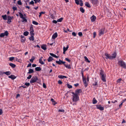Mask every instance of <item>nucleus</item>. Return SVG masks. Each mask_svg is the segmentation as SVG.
Returning a JSON list of instances; mask_svg holds the SVG:
<instances>
[{
  "instance_id": "61",
  "label": "nucleus",
  "mask_w": 126,
  "mask_h": 126,
  "mask_svg": "<svg viewBox=\"0 0 126 126\" xmlns=\"http://www.w3.org/2000/svg\"><path fill=\"white\" fill-rule=\"evenodd\" d=\"M58 83L59 84H62V82L60 80L58 81Z\"/></svg>"
},
{
  "instance_id": "32",
  "label": "nucleus",
  "mask_w": 126,
  "mask_h": 126,
  "mask_svg": "<svg viewBox=\"0 0 126 126\" xmlns=\"http://www.w3.org/2000/svg\"><path fill=\"white\" fill-rule=\"evenodd\" d=\"M35 59V57L34 56H32V57L31 59L30 60V61L31 63H33V61Z\"/></svg>"
},
{
  "instance_id": "45",
  "label": "nucleus",
  "mask_w": 126,
  "mask_h": 126,
  "mask_svg": "<svg viewBox=\"0 0 126 126\" xmlns=\"http://www.w3.org/2000/svg\"><path fill=\"white\" fill-rule=\"evenodd\" d=\"M45 12H40L39 13L40 15H39V17H40L41 16L42 14H45Z\"/></svg>"
},
{
  "instance_id": "12",
  "label": "nucleus",
  "mask_w": 126,
  "mask_h": 126,
  "mask_svg": "<svg viewBox=\"0 0 126 126\" xmlns=\"http://www.w3.org/2000/svg\"><path fill=\"white\" fill-rule=\"evenodd\" d=\"M82 78L84 84V86L85 87H86L87 86L88 84L86 82V78H84V77Z\"/></svg>"
},
{
  "instance_id": "41",
  "label": "nucleus",
  "mask_w": 126,
  "mask_h": 126,
  "mask_svg": "<svg viewBox=\"0 0 126 126\" xmlns=\"http://www.w3.org/2000/svg\"><path fill=\"white\" fill-rule=\"evenodd\" d=\"M83 72L84 71L83 69H82L81 70V73L82 75V78L84 77V75H83Z\"/></svg>"
},
{
  "instance_id": "20",
  "label": "nucleus",
  "mask_w": 126,
  "mask_h": 126,
  "mask_svg": "<svg viewBox=\"0 0 126 126\" xmlns=\"http://www.w3.org/2000/svg\"><path fill=\"white\" fill-rule=\"evenodd\" d=\"M46 45H43L41 46V48L45 50L47 49Z\"/></svg>"
},
{
  "instance_id": "36",
  "label": "nucleus",
  "mask_w": 126,
  "mask_h": 126,
  "mask_svg": "<svg viewBox=\"0 0 126 126\" xmlns=\"http://www.w3.org/2000/svg\"><path fill=\"white\" fill-rule=\"evenodd\" d=\"M29 39L30 40L33 41L34 40V36H31V37L29 38Z\"/></svg>"
},
{
  "instance_id": "56",
  "label": "nucleus",
  "mask_w": 126,
  "mask_h": 126,
  "mask_svg": "<svg viewBox=\"0 0 126 126\" xmlns=\"http://www.w3.org/2000/svg\"><path fill=\"white\" fill-rule=\"evenodd\" d=\"M43 87L44 88H47V86L46 84L44 83H43Z\"/></svg>"
},
{
  "instance_id": "28",
  "label": "nucleus",
  "mask_w": 126,
  "mask_h": 126,
  "mask_svg": "<svg viewBox=\"0 0 126 126\" xmlns=\"http://www.w3.org/2000/svg\"><path fill=\"white\" fill-rule=\"evenodd\" d=\"M35 69V71H39L41 70V68L40 67H36Z\"/></svg>"
},
{
  "instance_id": "51",
  "label": "nucleus",
  "mask_w": 126,
  "mask_h": 126,
  "mask_svg": "<svg viewBox=\"0 0 126 126\" xmlns=\"http://www.w3.org/2000/svg\"><path fill=\"white\" fill-rule=\"evenodd\" d=\"M17 3L19 5H21L22 4L20 0L17 1Z\"/></svg>"
},
{
  "instance_id": "22",
  "label": "nucleus",
  "mask_w": 126,
  "mask_h": 126,
  "mask_svg": "<svg viewBox=\"0 0 126 126\" xmlns=\"http://www.w3.org/2000/svg\"><path fill=\"white\" fill-rule=\"evenodd\" d=\"M50 100L52 102V104L54 105H55V104L57 103V102H56L55 101H54L53 98H51Z\"/></svg>"
},
{
  "instance_id": "25",
  "label": "nucleus",
  "mask_w": 126,
  "mask_h": 126,
  "mask_svg": "<svg viewBox=\"0 0 126 126\" xmlns=\"http://www.w3.org/2000/svg\"><path fill=\"white\" fill-rule=\"evenodd\" d=\"M97 102V101L95 98H94L92 100V103L93 104H95Z\"/></svg>"
},
{
  "instance_id": "37",
  "label": "nucleus",
  "mask_w": 126,
  "mask_h": 126,
  "mask_svg": "<svg viewBox=\"0 0 126 126\" xmlns=\"http://www.w3.org/2000/svg\"><path fill=\"white\" fill-rule=\"evenodd\" d=\"M2 17L4 20H6L7 19V16L6 15H2Z\"/></svg>"
},
{
  "instance_id": "63",
  "label": "nucleus",
  "mask_w": 126,
  "mask_h": 126,
  "mask_svg": "<svg viewBox=\"0 0 126 126\" xmlns=\"http://www.w3.org/2000/svg\"><path fill=\"white\" fill-rule=\"evenodd\" d=\"M87 80L88 82L89 81V76L88 75L87 77Z\"/></svg>"
},
{
  "instance_id": "26",
  "label": "nucleus",
  "mask_w": 126,
  "mask_h": 126,
  "mask_svg": "<svg viewBox=\"0 0 126 126\" xmlns=\"http://www.w3.org/2000/svg\"><path fill=\"white\" fill-rule=\"evenodd\" d=\"M25 40V38L24 36H21V41L22 42H24Z\"/></svg>"
},
{
  "instance_id": "23",
  "label": "nucleus",
  "mask_w": 126,
  "mask_h": 126,
  "mask_svg": "<svg viewBox=\"0 0 126 126\" xmlns=\"http://www.w3.org/2000/svg\"><path fill=\"white\" fill-rule=\"evenodd\" d=\"M58 77L59 78L61 79H63L64 78H66L67 77L66 76H63V75H59L58 76Z\"/></svg>"
},
{
  "instance_id": "43",
  "label": "nucleus",
  "mask_w": 126,
  "mask_h": 126,
  "mask_svg": "<svg viewBox=\"0 0 126 126\" xmlns=\"http://www.w3.org/2000/svg\"><path fill=\"white\" fill-rule=\"evenodd\" d=\"M63 19V18L61 17L57 20V21L58 22H61L62 21Z\"/></svg>"
},
{
  "instance_id": "10",
  "label": "nucleus",
  "mask_w": 126,
  "mask_h": 126,
  "mask_svg": "<svg viewBox=\"0 0 126 126\" xmlns=\"http://www.w3.org/2000/svg\"><path fill=\"white\" fill-rule=\"evenodd\" d=\"M75 3L77 5L79 4V2H80V3L79 4L80 6H83V3L82 0H75Z\"/></svg>"
},
{
  "instance_id": "21",
  "label": "nucleus",
  "mask_w": 126,
  "mask_h": 126,
  "mask_svg": "<svg viewBox=\"0 0 126 126\" xmlns=\"http://www.w3.org/2000/svg\"><path fill=\"white\" fill-rule=\"evenodd\" d=\"M84 58L85 59V61L87 63H90V61L89 60L88 58L86 56H85L84 57Z\"/></svg>"
},
{
  "instance_id": "6",
  "label": "nucleus",
  "mask_w": 126,
  "mask_h": 126,
  "mask_svg": "<svg viewBox=\"0 0 126 126\" xmlns=\"http://www.w3.org/2000/svg\"><path fill=\"white\" fill-rule=\"evenodd\" d=\"M82 92V91L81 89H77V90L75 91V93L74 92H72L71 93L73 95H78V94Z\"/></svg>"
},
{
  "instance_id": "30",
  "label": "nucleus",
  "mask_w": 126,
  "mask_h": 126,
  "mask_svg": "<svg viewBox=\"0 0 126 126\" xmlns=\"http://www.w3.org/2000/svg\"><path fill=\"white\" fill-rule=\"evenodd\" d=\"M9 65L12 68H14L16 66V65L15 64L12 63H10L9 64Z\"/></svg>"
},
{
  "instance_id": "35",
  "label": "nucleus",
  "mask_w": 126,
  "mask_h": 126,
  "mask_svg": "<svg viewBox=\"0 0 126 126\" xmlns=\"http://www.w3.org/2000/svg\"><path fill=\"white\" fill-rule=\"evenodd\" d=\"M64 66L66 68L69 69H70L71 68V66L70 65H67L65 64H64Z\"/></svg>"
},
{
  "instance_id": "14",
  "label": "nucleus",
  "mask_w": 126,
  "mask_h": 126,
  "mask_svg": "<svg viewBox=\"0 0 126 126\" xmlns=\"http://www.w3.org/2000/svg\"><path fill=\"white\" fill-rule=\"evenodd\" d=\"M56 62L59 64H61L62 63L63 64H64V63H65V62H63V61H62L61 60H60V59L59 60V61H56Z\"/></svg>"
},
{
  "instance_id": "54",
  "label": "nucleus",
  "mask_w": 126,
  "mask_h": 126,
  "mask_svg": "<svg viewBox=\"0 0 126 126\" xmlns=\"http://www.w3.org/2000/svg\"><path fill=\"white\" fill-rule=\"evenodd\" d=\"M12 9L14 11H15L17 10V7H16L13 6L12 8Z\"/></svg>"
},
{
  "instance_id": "9",
  "label": "nucleus",
  "mask_w": 126,
  "mask_h": 126,
  "mask_svg": "<svg viewBox=\"0 0 126 126\" xmlns=\"http://www.w3.org/2000/svg\"><path fill=\"white\" fill-rule=\"evenodd\" d=\"M91 3L95 6L98 5V0H90Z\"/></svg>"
},
{
  "instance_id": "4",
  "label": "nucleus",
  "mask_w": 126,
  "mask_h": 126,
  "mask_svg": "<svg viewBox=\"0 0 126 126\" xmlns=\"http://www.w3.org/2000/svg\"><path fill=\"white\" fill-rule=\"evenodd\" d=\"M73 101L76 102L79 100V97L78 95H72Z\"/></svg>"
},
{
  "instance_id": "44",
  "label": "nucleus",
  "mask_w": 126,
  "mask_h": 126,
  "mask_svg": "<svg viewBox=\"0 0 126 126\" xmlns=\"http://www.w3.org/2000/svg\"><path fill=\"white\" fill-rule=\"evenodd\" d=\"M122 79H121L120 78V79H118L117 80V82L118 83H120V82H121V81H122Z\"/></svg>"
},
{
  "instance_id": "57",
  "label": "nucleus",
  "mask_w": 126,
  "mask_h": 126,
  "mask_svg": "<svg viewBox=\"0 0 126 126\" xmlns=\"http://www.w3.org/2000/svg\"><path fill=\"white\" fill-rule=\"evenodd\" d=\"M30 85V84L29 83H26L25 84V85L27 86H29Z\"/></svg>"
},
{
  "instance_id": "7",
  "label": "nucleus",
  "mask_w": 126,
  "mask_h": 126,
  "mask_svg": "<svg viewBox=\"0 0 126 126\" xmlns=\"http://www.w3.org/2000/svg\"><path fill=\"white\" fill-rule=\"evenodd\" d=\"M9 34L8 32L7 31H6L4 33H1L0 34V37H3L5 36H7Z\"/></svg>"
},
{
  "instance_id": "8",
  "label": "nucleus",
  "mask_w": 126,
  "mask_h": 126,
  "mask_svg": "<svg viewBox=\"0 0 126 126\" xmlns=\"http://www.w3.org/2000/svg\"><path fill=\"white\" fill-rule=\"evenodd\" d=\"M105 29L104 28H102L98 31L99 36H101L102 35H103L104 33Z\"/></svg>"
},
{
  "instance_id": "40",
  "label": "nucleus",
  "mask_w": 126,
  "mask_h": 126,
  "mask_svg": "<svg viewBox=\"0 0 126 126\" xmlns=\"http://www.w3.org/2000/svg\"><path fill=\"white\" fill-rule=\"evenodd\" d=\"M32 23L36 25H38V23L35 21H33L32 22Z\"/></svg>"
},
{
  "instance_id": "13",
  "label": "nucleus",
  "mask_w": 126,
  "mask_h": 126,
  "mask_svg": "<svg viewBox=\"0 0 126 126\" xmlns=\"http://www.w3.org/2000/svg\"><path fill=\"white\" fill-rule=\"evenodd\" d=\"M8 19L7 23L8 24H10L11 22V19L13 18V17H11L10 16H8Z\"/></svg>"
},
{
  "instance_id": "1",
  "label": "nucleus",
  "mask_w": 126,
  "mask_h": 126,
  "mask_svg": "<svg viewBox=\"0 0 126 126\" xmlns=\"http://www.w3.org/2000/svg\"><path fill=\"white\" fill-rule=\"evenodd\" d=\"M105 55L106 56L105 58L106 59H109L110 60H112L116 58L117 54L116 52H115L112 54L111 56L110 54H108L107 53H105Z\"/></svg>"
},
{
  "instance_id": "27",
  "label": "nucleus",
  "mask_w": 126,
  "mask_h": 126,
  "mask_svg": "<svg viewBox=\"0 0 126 126\" xmlns=\"http://www.w3.org/2000/svg\"><path fill=\"white\" fill-rule=\"evenodd\" d=\"M33 25H32L31 24L30 27V32H32V31H34V30H33Z\"/></svg>"
},
{
  "instance_id": "55",
  "label": "nucleus",
  "mask_w": 126,
  "mask_h": 126,
  "mask_svg": "<svg viewBox=\"0 0 126 126\" xmlns=\"http://www.w3.org/2000/svg\"><path fill=\"white\" fill-rule=\"evenodd\" d=\"M29 4H31V5H33L34 4V2L33 0H32L31 2H30L29 3Z\"/></svg>"
},
{
  "instance_id": "64",
  "label": "nucleus",
  "mask_w": 126,
  "mask_h": 126,
  "mask_svg": "<svg viewBox=\"0 0 126 126\" xmlns=\"http://www.w3.org/2000/svg\"><path fill=\"white\" fill-rule=\"evenodd\" d=\"M123 103H121L119 105V108H121L123 105Z\"/></svg>"
},
{
  "instance_id": "11",
  "label": "nucleus",
  "mask_w": 126,
  "mask_h": 126,
  "mask_svg": "<svg viewBox=\"0 0 126 126\" xmlns=\"http://www.w3.org/2000/svg\"><path fill=\"white\" fill-rule=\"evenodd\" d=\"M96 108L99 110H104V107L100 105H96Z\"/></svg>"
},
{
  "instance_id": "17",
  "label": "nucleus",
  "mask_w": 126,
  "mask_h": 126,
  "mask_svg": "<svg viewBox=\"0 0 126 126\" xmlns=\"http://www.w3.org/2000/svg\"><path fill=\"white\" fill-rule=\"evenodd\" d=\"M43 58V57H41L39 60V62L42 64H44V63L42 61V59Z\"/></svg>"
},
{
  "instance_id": "59",
  "label": "nucleus",
  "mask_w": 126,
  "mask_h": 126,
  "mask_svg": "<svg viewBox=\"0 0 126 126\" xmlns=\"http://www.w3.org/2000/svg\"><path fill=\"white\" fill-rule=\"evenodd\" d=\"M58 111L59 112H64V110H61L60 109L58 110Z\"/></svg>"
},
{
  "instance_id": "34",
  "label": "nucleus",
  "mask_w": 126,
  "mask_h": 126,
  "mask_svg": "<svg viewBox=\"0 0 126 126\" xmlns=\"http://www.w3.org/2000/svg\"><path fill=\"white\" fill-rule=\"evenodd\" d=\"M80 10L82 13H84L85 12V10L82 7H81L79 9Z\"/></svg>"
},
{
  "instance_id": "29",
  "label": "nucleus",
  "mask_w": 126,
  "mask_h": 126,
  "mask_svg": "<svg viewBox=\"0 0 126 126\" xmlns=\"http://www.w3.org/2000/svg\"><path fill=\"white\" fill-rule=\"evenodd\" d=\"M29 72L28 73V74H31L32 73L34 72L33 70V69H30L29 70Z\"/></svg>"
},
{
  "instance_id": "18",
  "label": "nucleus",
  "mask_w": 126,
  "mask_h": 126,
  "mask_svg": "<svg viewBox=\"0 0 126 126\" xmlns=\"http://www.w3.org/2000/svg\"><path fill=\"white\" fill-rule=\"evenodd\" d=\"M1 72V74H6V75L7 76L9 75H10L11 74V72L10 71H7L5 72Z\"/></svg>"
},
{
  "instance_id": "50",
  "label": "nucleus",
  "mask_w": 126,
  "mask_h": 126,
  "mask_svg": "<svg viewBox=\"0 0 126 126\" xmlns=\"http://www.w3.org/2000/svg\"><path fill=\"white\" fill-rule=\"evenodd\" d=\"M96 35V33L95 32H94L93 33V38H95Z\"/></svg>"
},
{
  "instance_id": "47",
  "label": "nucleus",
  "mask_w": 126,
  "mask_h": 126,
  "mask_svg": "<svg viewBox=\"0 0 126 126\" xmlns=\"http://www.w3.org/2000/svg\"><path fill=\"white\" fill-rule=\"evenodd\" d=\"M22 19H23V21H22L23 22H27V20L24 17Z\"/></svg>"
},
{
  "instance_id": "38",
  "label": "nucleus",
  "mask_w": 126,
  "mask_h": 126,
  "mask_svg": "<svg viewBox=\"0 0 126 126\" xmlns=\"http://www.w3.org/2000/svg\"><path fill=\"white\" fill-rule=\"evenodd\" d=\"M29 33V32H28L27 31H26L24 32L23 33V34L25 36H27Z\"/></svg>"
},
{
  "instance_id": "33",
  "label": "nucleus",
  "mask_w": 126,
  "mask_h": 126,
  "mask_svg": "<svg viewBox=\"0 0 126 126\" xmlns=\"http://www.w3.org/2000/svg\"><path fill=\"white\" fill-rule=\"evenodd\" d=\"M50 54L51 56L53 57H54L55 58H57L58 57L57 56L55 55L53 53H50Z\"/></svg>"
},
{
  "instance_id": "5",
  "label": "nucleus",
  "mask_w": 126,
  "mask_h": 126,
  "mask_svg": "<svg viewBox=\"0 0 126 126\" xmlns=\"http://www.w3.org/2000/svg\"><path fill=\"white\" fill-rule=\"evenodd\" d=\"M38 80V79L37 77H33L32 78L30 81V83H34Z\"/></svg>"
},
{
  "instance_id": "16",
  "label": "nucleus",
  "mask_w": 126,
  "mask_h": 126,
  "mask_svg": "<svg viewBox=\"0 0 126 126\" xmlns=\"http://www.w3.org/2000/svg\"><path fill=\"white\" fill-rule=\"evenodd\" d=\"M58 36V34L57 32H55L53 34L52 36V38L53 39H55Z\"/></svg>"
},
{
  "instance_id": "48",
  "label": "nucleus",
  "mask_w": 126,
  "mask_h": 126,
  "mask_svg": "<svg viewBox=\"0 0 126 126\" xmlns=\"http://www.w3.org/2000/svg\"><path fill=\"white\" fill-rule=\"evenodd\" d=\"M15 58V57H10L9 58V60L10 61H12Z\"/></svg>"
},
{
  "instance_id": "2",
  "label": "nucleus",
  "mask_w": 126,
  "mask_h": 126,
  "mask_svg": "<svg viewBox=\"0 0 126 126\" xmlns=\"http://www.w3.org/2000/svg\"><path fill=\"white\" fill-rule=\"evenodd\" d=\"M100 78L103 81L106 82V74L104 73V71L102 70H101L100 71Z\"/></svg>"
},
{
  "instance_id": "24",
  "label": "nucleus",
  "mask_w": 126,
  "mask_h": 126,
  "mask_svg": "<svg viewBox=\"0 0 126 126\" xmlns=\"http://www.w3.org/2000/svg\"><path fill=\"white\" fill-rule=\"evenodd\" d=\"M85 5L88 8H91V6L88 2H86L85 3Z\"/></svg>"
},
{
  "instance_id": "58",
  "label": "nucleus",
  "mask_w": 126,
  "mask_h": 126,
  "mask_svg": "<svg viewBox=\"0 0 126 126\" xmlns=\"http://www.w3.org/2000/svg\"><path fill=\"white\" fill-rule=\"evenodd\" d=\"M32 77V75H29V76L27 77V79H30Z\"/></svg>"
},
{
  "instance_id": "52",
  "label": "nucleus",
  "mask_w": 126,
  "mask_h": 126,
  "mask_svg": "<svg viewBox=\"0 0 126 126\" xmlns=\"http://www.w3.org/2000/svg\"><path fill=\"white\" fill-rule=\"evenodd\" d=\"M78 34L80 36H81L82 35V33L81 32H79L78 33Z\"/></svg>"
},
{
  "instance_id": "31",
  "label": "nucleus",
  "mask_w": 126,
  "mask_h": 126,
  "mask_svg": "<svg viewBox=\"0 0 126 126\" xmlns=\"http://www.w3.org/2000/svg\"><path fill=\"white\" fill-rule=\"evenodd\" d=\"M53 60V58L50 56L48 58L47 60L48 62H50Z\"/></svg>"
},
{
  "instance_id": "15",
  "label": "nucleus",
  "mask_w": 126,
  "mask_h": 126,
  "mask_svg": "<svg viewBox=\"0 0 126 126\" xmlns=\"http://www.w3.org/2000/svg\"><path fill=\"white\" fill-rule=\"evenodd\" d=\"M96 17L94 15H93L91 17V19L92 22H94L96 19Z\"/></svg>"
},
{
  "instance_id": "19",
  "label": "nucleus",
  "mask_w": 126,
  "mask_h": 126,
  "mask_svg": "<svg viewBox=\"0 0 126 126\" xmlns=\"http://www.w3.org/2000/svg\"><path fill=\"white\" fill-rule=\"evenodd\" d=\"M8 78L12 79H14L16 78V77L14 75H12L11 76H9Z\"/></svg>"
},
{
  "instance_id": "42",
  "label": "nucleus",
  "mask_w": 126,
  "mask_h": 126,
  "mask_svg": "<svg viewBox=\"0 0 126 126\" xmlns=\"http://www.w3.org/2000/svg\"><path fill=\"white\" fill-rule=\"evenodd\" d=\"M67 85L68 88L69 89L72 88V86L69 85V84H67Z\"/></svg>"
},
{
  "instance_id": "62",
  "label": "nucleus",
  "mask_w": 126,
  "mask_h": 126,
  "mask_svg": "<svg viewBox=\"0 0 126 126\" xmlns=\"http://www.w3.org/2000/svg\"><path fill=\"white\" fill-rule=\"evenodd\" d=\"M57 21L56 20H54L52 21V22L54 24H56L57 23Z\"/></svg>"
},
{
  "instance_id": "60",
  "label": "nucleus",
  "mask_w": 126,
  "mask_h": 126,
  "mask_svg": "<svg viewBox=\"0 0 126 126\" xmlns=\"http://www.w3.org/2000/svg\"><path fill=\"white\" fill-rule=\"evenodd\" d=\"M72 34L73 35L75 36H76V33L74 32H73L72 33Z\"/></svg>"
},
{
  "instance_id": "46",
  "label": "nucleus",
  "mask_w": 126,
  "mask_h": 126,
  "mask_svg": "<svg viewBox=\"0 0 126 126\" xmlns=\"http://www.w3.org/2000/svg\"><path fill=\"white\" fill-rule=\"evenodd\" d=\"M98 82L97 81H95L94 83H93V85L94 86H96L97 87L98 86Z\"/></svg>"
},
{
  "instance_id": "53",
  "label": "nucleus",
  "mask_w": 126,
  "mask_h": 126,
  "mask_svg": "<svg viewBox=\"0 0 126 126\" xmlns=\"http://www.w3.org/2000/svg\"><path fill=\"white\" fill-rule=\"evenodd\" d=\"M65 60L69 63H70L71 62V60L67 58H66Z\"/></svg>"
},
{
  "instance_id": "39",
  "label": "nucleus",
  "mask_w": 126,
  "mask_h": 126,
  "mask_svg": "<svg viewBox=\"0 0 126 126\" xmlns=\"http://www.w3.org/2000/svg\"><path fill=\"white\" fill-rule=\"evenodd\" d=\"M19 14L20 18H22L24 17L23 16V15L21 12H19Z\"/></svg>"
},
{
  "instance_id": "3",
  "label": "nucleus",
  "mask_w": 126,
  "mask_h": 126,
  "mask_svg": "<svg viewBox=\"0 0 126 126\" xmlns=\"http://www.w3.org/2000/svg\"><path fill=\"white\" fill-rule=\"evenodd\" d=\"M118 64L119 66L122 68L126 69V64L123 61L120 60L118 61Z\"/></svg>"
},
{
  "instance_id": "49",
  "label": "nucleus",
  "mask_w": 126,
  "mask_h": 126,
  "mask_svg": "<svg viewBox=\"0 0 126 126\" xmlns=\"http://www.w3.org/2000/svg\"><path fill=\"white\" fill-rule=\"evenodd\" d=\"M34 31L30 32V33L31 36H34V34L33 33Z\"/></svg>"
}]
</instances>
